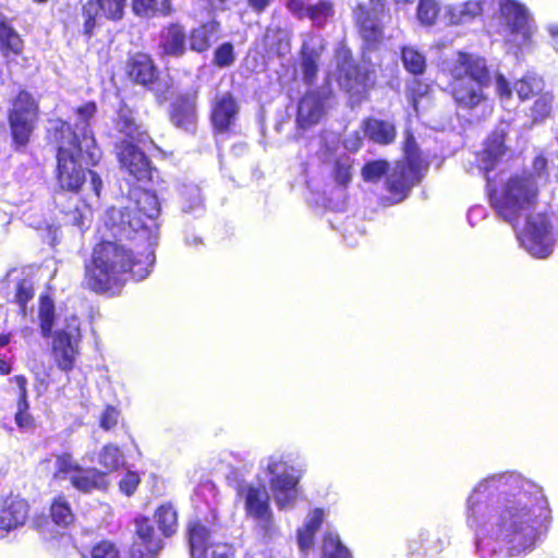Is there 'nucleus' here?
Listing matches in <instances>:
<instances>
[{
    "instance_id": "obj_33",
    "label": "nucleus",
    "mask_w": 558,
    "mask_h": 558,
    "mask_svg": "<svg viewBox=\"0 0 558 558\" xmlns=\"http://www.w3.org/2000/svg\"><path fill=\"white\" fill-rule=\"evenodd\" d=\"M155 521L165 536L177 532L178 514L172 505H161L155 512Z\"/></svg>"
},
{
    "instance_id": "obj_42",
    "label": "nucleus",
    "mask_w": 558,
    "mask_h": 558,
    "mask_svg": "<svg viewBox=\"0 0 558 558\" xmlns=\"http://www.w3.org/2000/svg\"><path fill=\"white\" fill-rule=\"evenodd\" d=\"M323 553L325 558H351L349 549L342 545L338 534L331 532L324 538Z\"/></svg>"
},
{
    "instance_id": "obj_49",
    "label": "nucleus",
    "mask_w": 558,
    "mask_h": 558,
    "mask_svg": "<svg viewBox=\"0 0 558 558\" xmlns=\"http://www.w3.org/2000/svg\"><path fill=\"white\" fill-rule=\"evenodd\" d=\"M235 56L230 43L220 45L214 52V63L219 68H227L234 63Z\"/></svg>"
},
{
    "instance_id": "obj_43",
    "label": "nucleus",
    "mask_w": 558,
    "mask_h": 558,
    "mask_svg": "<svg viewBox=\"0 0 558 558\" xmlns=\"http://www.w3.org/2000/svg\"><path fill=\"white\" fill-rule=\"evenodd\" d=\"M98 461L108 472H111L123 463V454L117 446L106 445L99 452Z\"/></svg>"
},
{
    "instance_id": "obj_2",
    "label": "nucleus",
    "mask_w": 558,
    "mask_h": 558,
    "mask_svg": "<svg viewBox=\"0 0 558 558\" xmlns=\"http://www.w3.org/2000/svg\"><path fill=\"white\" fill-rule=\"evenodd\" d=\"M96 112V105L87 102L76 109L75 129L69 123L58 120L52 125V137L58 144L57 155V181L60 189L69 192H77L87 181L94 195L99 197L102 181L92 171L85 170L81 163L95 165L100 158V150L89 129V120Z\"/></svg>"
},
{
    "instance_id": "obj_37",
    "label": "nucleus",
    "mask_w": 558,
    "mask_h": 558,
    "mask_svg": "<svg viewBox=\"0 0 558 558\" xmlns=\"http://www.w3.org/2000/svg\"><path fill=\"white\" fill-rule=\"evenodd\" d=\"M318 59L319 53L317 51L308 50L305 46H303L301 72L303 81L308 85H312L317 77Z\"/></svg>"
},
{
    "instance_id": "obj_38",
    "label": "nucleus",
    "mask_w": 558,
    "mask_h": 558,
    "mask_svg": "<svg viewBox=\"0 0 558 558\" xmlns=\"http://www.w3.org/2000/svg\"><path fill=\"white\" fill-rule=\"evenodd\" d=\"M401 57L407 71L414 75L424 73L426 59L418 50L413 47H404Z\"/></svg>"
},
{
    "instance_id": "obj_24",
    "label": "nucleus",
    "mask_w": 558,
    "mask_h": 558,
    "mask_svg": "<svg viewBox=\"0 0 558 558\" xmlns=\"http://www.w3.org/2000/svg\"><path fill=\"white\" fill-rule=\"evenodd\" d=\"M71 484L77 490L88 494L93 490H102L108 486L106 473L96 469H81L70 477Z\"/></svg>"
},
{
    "instance_id": "obj_3",
    "label": "nucleus",
    "mask_w": 558,
    "mask_h": 558,
    "mask_svg": "<svg viewBox=\"0 0 558 558\" xmlns=\"http://www.w3.org/2000/svg\"><path fill=\"white\" fill-rule=\"evenodd\" d=\"M142 257L133 255L124 245L106 241L94 248L92 264L86 266L85 283L95 292H109L119 289L126 279H145L155 263V254L149 246Z\"/></svg>"
},
{
    "instance_id": "obj_56",
    "label": "nucleus",
    "mask_w": 558,
    "mask_h": 558,
    "mask_svg": "<svg viewBox=\"0 0 558 558\" xmlns=\"http://www.w3.org/2000/svg\"><path fill=\"white\" fill-rule=\"evenodd\" d=\"M287 9L298 19L306 17L307 8L310 4H306L304 0H287Z\"/></svg>"
},
{
    "instance_id": "obj_30",
    "label": "nucleus",
    "mask_w": 558,
    "mask_h": 558,
    "mask_svg": "<svg viewBox=\"0 0 558 558\" xmlns=\"http://www.w3.org/2000/svg\"><path fill=\"white\" fill-rule=\"evenodd\" d=\"M339 83L349 92H360V88L365 84V76L362 75L359 69L351 62L344 61L339 69Z\"/></svg>"
},
{
    "instance_id": "obj_23",
    "label": "nucleus",
    "mask_w": 558,
    "mask_h": 558,
    "mask_svg": "<svg viewBox=\"0 0 558 558\" xmlns=\"http://www.w3.org/2000/svg\"><path fill=\"white\" fill-rule=\"evenodd\" d=\"M160 48L167 56L180 58L186 51V34L180 24H171L160 35Z\"/></svg>"
},
{
    "instance_id": "obj_16",
    "label": "nucleus",
    "mask_w": 558,
    "mask_h": 558,
    "mask_svg": "<svg viewBox=\"0 0 558 558\" xmlns=\"http://www.w3.org/2000/svg\"><path fill=\"white\" fill-rule=\"evenodd\" d=\"M29 506L25 499L8 496L0 499V538L25 524Z\"/></svg>"
},
{
    "instance_id": "obj_41",
    "label": "nucleus",
    "mask_w": 558,
    "mask_h": 558,
    "mask_svg": "<svg viewBox=\"0 0 558 558\" xmlns=\"http://www.w3.org/2000/svg\"><path fill=\"white\" fill-rule=\"evenodd\" d=\"M50 514L52 521L60 526H68L74 520L71 507L63 497H58L53 500L50 508Z\"/></svg>"
},
{
    "instance_id": "obj_64",
    "label": "nucleus",
    "mask_w": 558,
    "mask_h": 558,
    "mask_svg": "<svg viewBox=\"0 0 558 558\" xmlns=\"http://www.w3.org/2000/svg\"><path fill=\"white\" fill-rule=\"evenodd\" d=\"M272 0H247L250 8L256 13L265 11Z\"/></svg>"
},
{
    "instance_id": "obj_40",
    "label": "nucleus",
    "mask_w": 558,
    "mask_h": 558,
    "mask_svg": "<svg viewBox=\"0 0 558 558\" xmlns=\"http://www.w3.org/2000/svg\"><path fill=\"white\" fill-rule=\"evenodd\" d=\"M38 317H39V322H40V329H41L43 337H45V338L50 337L52 325H53V319H54V304H53V301L49 296L40 298Z\"/></svg>"
},
{
    "instance_id": "obj_55",
    "label": "nucleus",
    "mask_w": 558,
    "mask_h": 558,
    "mask_svg": "<svg viewBox=\"0 0 558 558\" xmlns=\"http://www.w3.org/2000/svg\"><path fill=\"white\" fill-rule=\"evenodd\" d=\"M28 402L25 401V407H21V401H17V413L15 414V422L21 428H29L33 425V417L27 412Z\"/></svg>"
},
{
    "instance_id": "obj_48",
    "label": "nucleus",
    "mask_w": 558,
    "mask_h": 558,
    "mask_svg": "<svg viewBox=\"0 0 558 558\" xmlns=\"http://www.w3.org/2000/svg\"><path fill=\"white\" fill-rule=\"evenodd\" d=\"M388 171V162L375 160L367 162L362 169V177L365 181L376 182Z\"/></svg>"
},
{
    "instance_id": "obj_26",
    "label": "nucleus",
    "mask_w": 558,
    "mask_h": 558,
    "mask_svg": "<svg viewBox=\"0 0 558 558\" xmlns=\"http://www.w3.org/2000/svg\"><path fill=\"white\" fill-rule=\"evenodd\" d=\"M220 24L216 21L207 22L190 34V48L196 52H204L209 49L211 43L218 38Z\"/></svg>"
},
{
    "instance_id": "obj_39",
    "label": "nucleus",
    "mask_w": 558,
    "mask_h": 558,
    "mask_svg": "<svg viewBox=\"0 0 558 558\" xmlns=\"http://www.w3.org/2000/svg\"><path fill=\"white\" fill-rule=\"evenodd\" d=\"M513 88L518 96L524 100L542 92L544 88V82L536 75H526L523 78L517 81Z\"/></svg>"
},
{
    "instance_id": "obj_25",
    "label": "nucleus",
    "mask_w": 558,
    "mask_h": 558,
    "mask_svg": "<svg viewBox=\"0 0 558 558\" xmlns=\"http://www.w3.org/2000/svg\"><path fill=\"white\" fill-rule=\"evenodd\" d=\"M128 74L134 82L148 87L157 77L154 63L146 54H137L129 62Z\"/></svg>"
},
{
    "instance_id": "obj_52",
    "label": "nucleus",
    "mask_w": 558,
    "mask_h": 558,
    "mask_svg": "<svg viewBox=\"0 0 558 558\" xmlns=\"http://www.w3.org/2000/svg\"><path fill=\"white\" fill-rule=\"evenodd\" d=\"M351 165L349 158L338 160L335 166V178L336 181L342 185H345L351 180Z\"/></svg>"
},
{
    "instance_id": "obj_11",
    "label": "nucleus",
    "mask_w": 558,
    "mask_h": 558,
    "mask_svg": "<svg viewBox=\"0 0 558 558\" xmlns=\"http://www.w3.org/2000/svg\"><path fill=\"white\" fill-rule=\"evenodd\" d=\"M81 338L80 322L75 316L68 319L65 326L54 332L52 355L61 371L69 372L73 369L80 353Z\"/></svg>"
},
{
    "instance_id": "obj_34",
    "label": "nucleus",
    "mask_w": 558,
    "mask_h": 558,
    "mask_svg": "<svg viewBox=\"0 0 558 558\" xmlns=\"http://www.w3.org/2000/svg\"><path fill=\"white\" fill-rule=\"evenodd\" d=\"M265 44L271 52L286 54L290 49L289 34L281 27H268L265 33Z\"/></svg>"
},
{
    "instance_id": "obj_20",
    "label": "nucleus",
    "mask_w": 558,
    "mask_h": 558,
    "mask_svg": "<svg viewBox=\"0 0 558 558\" xmlns=\"http://www.w3.org/2000/svg\"><path fill=\"white\" fill-rule=\"evenodd\" d=\"M196 98L194 92L181 95L172 102L170 120L177 128L187 132L194 130L197 121Z\"/></svg>"
},
{
    "instance_id": "obj_62",
    "label": "nucleus",
    "mask_w": 558,
    "mask_h": 558,
    "mask_svg": "<svg viewBox=\"0 0 558 558\" xmlns=\"http://www.w3.org/2000/svg\"><path fill=\"white\" fill-rule=\"evenodd\" d=\"M363 143V138L359 132L348 134L344 138L343 145L349 151H357Z\"/></svg>"
},
{
    "instance_id": "obj_31",
    "label": "nucleus",
    "mask_w": 558,
    "mask_h": 558,
    "mask_svg": "<svg viewBox=\"0 0 558 558\" xmlns=\"http://www.w3.org/2000/svg\"><path fill=\"white\" fill-rule=\"evenodd\" d=\"M23 41L20 35L4 21H0V49L4 56H17L22 52Z\"/></svg>"
},
{
    "instance_id": "obj_45",
    "label": "nucleus",
    "mask_w": 558,
    "mask_h": 558,
    "mask_svg": "<svg viewBox=\"0 0 558 558\" xmlns=\"http://www.w3.org/2000/svg\"><path fill=\"white\" fill-rule=\"evenodd\" d=\"M81 465L73 459L70 453H62L56 459V473L54 476L59 478L71 477L81 470Z\"/></svg>"
},
{
    "instance_id": "obj_61",
    "label": "nucleus",
    "mask_w": 558,
    "mask_h": 558,
    "mask_svg": "<svg viewBox=\"0 0 558 558\" xmlns=\"http://www.w3.org/2000/svg\"><path fill=\"white\" fill-rule=\"evenodd\" d=\"M16 388H17V401H21V407H25V401H27V380L24 376L22 375H17V376H14L12 379H11Z\"/></svg>"
},
{
    "instance_id": "obj_22",
    "label": "nucleus",
    "mask_w": 558,
    "mask_h": 558,
    "mask_svg": "<svg viewBox=\"0 0 558 558\" xmlns=\"http://www.w3.org/2000/svg\"><path fill=\"white\" fill-rule=\"evenodd\" d=\"M117 128L129 141H136L137 144H142L144 147L153 145L147 132L136 123L133 111L125 106L120 107L118 111Z\"/></svg>"
},
{
    "instance_id": "obj_47",
    "label": "nucleus",
    "mask_w": 558,
    "mask_h": 558,
    "mask_svg": "<svg viewBox=\"0 0 558 558\" xmlns=\"http://www.w3.org/2000/svg\"><path fill=\"white\" fill-rule=\"evenodd\" d=\"M333 13V5L330 1L322 0L316 4H310L307 8V15L310 20L314 22V24L320 25L323 24L327 17L331 16Z\"/></svg>"
},
{
    "instance_id": "obj_27",
    "label": "nucleus",
    "mask_w": 558,
    "mask_h": 558,
    "mask_svg": "<svg viewBox=\"0 0 558 558\" xmlns=\"http://www.w3.org/2000/svg\"><path fill=\"white\" fill-rule=\"evenodd\" d=\"M363 126L365 135L377 144L388 145L396 138L395 125L389 121L367 119Z\"/></svg>"
},
{
    "instance_id": "obj_29",
    "label": "nucleus",
    "mask_w": 558,
    "mask_h": 558,
    "mask_svg": "<svg viewBox=\"0 0 558 558\" xmlns=\"http://www.w3.org/2000/svg\"><path fill=\"white\" fill-rule=\"evenodd\" d=\"M132 9L136 15L145 17L169 15L172 11L171 0H132Z\"/></svg>"
},
{
    "instance_id": "obj_5",
    "label": "nucleus",
    "mask_w": 558,
    "mask_h": 558,
    "mask_svg": "<svg viewBox=\"0 0 558 558\" xmlns=\"http://www.w3.org/2000/svg\"><path fill=\"white\" fill-rule=\"evenodd\" d=\"M442 70L452 78V94L460 106L474 108L485 99L483 88L490 75L484 58L459 51L444 62Z\"/></svg>"
},
{
    "instance_id": "obj_19",
    "label": "nucleus",
    "mask_w": 558,
    "mask_h": 558,
    "mask_svg": "<svg viewBox=\"0 0 558 558\" xmlns=\"http://www.w3.org/2000/svg\"><path fill=\"white\" fill-rule=\"evenodd\" d=\"M238 113L239 106L230 93L216 95L211 105V122L217 131H227L234 124Z\"/></svg>"
},
{
    "instance_id": "obj_1",
    "label": "nucleus",
    "mask_w": 558,
    "mask_h": 558,
    "mask_svg": "<svg viewBox=\"0 0 558 558\" xmlns=\"http://www.w3.org/2000/svg\"><path fill=\"white\" fill-rule=\"evenodd\" d=\"M546 500L531 482L514 473L494 474L480 482L466 501V522L495 539L511 556L534 546L538 518Z\"/></svg>"
},
{
    "instance_id": "obj_4",
    "label": "nucleus",
    "mask_w": 558,
    "mask_h": 558,
    "mask_svg": "<svg viewBox=\"0 0 558 558\" xmlns=\"http://www.w3.org/2000/svg\"><path fill=\"white\" fill-rule=\"evenodd\" d=\"M160 214V204L157 196L145 190H134L129 204L123 208H110L106 214V226L113 236L130 238L131 234L141 233L153 246L157 235L156 219Z\"/></svg>"
},
{
    "instance_id": "obj_51",
    "label": "nucleus",
    "mask_w": 558,
    "mask_h": 558,
    "mask_svg": "<svg viewBox=\"0 0 558 558\" xmlns=\"http://www.w3.org/2000/svg\"><path fill=\"white\" fill-rule=\"evenodd\" d=\"M140 481L137 473L129 471L119 483L121 492L126 496L133 495L140 484Z\"/></svg>"
},
{
    "instance_id": "obj_7",
    "label": "nucleus",
    "mask_w": 558,
    "mask_h": 558,
    "mask_svg": "<svg viewBox=\"0 0 558 558\" xmlns=\"http://www.w3.org/2000/svg\"><path fill=\"white\" fill-rule=\"evenodd\" d=\"M424 160L418 154L415 140L408 135L404 143V158L388 173L386 185L396 203L403 201L411 187L421 180Z\"/></svg>"
},
{
    "instance_id": "obj_36",
    "label": "nucleus",
    "mask_w": 558,
    "mask_h": 558,
    "mask_svg": "<svg viewBox=\"0 0 558 558\" xmlns=\"http://www.w3.org/2000/svg\"><path fill=\"white\" fill-rule=\"evenodd\" d=\"M505 153V130L500 129L499 131L492 134L490 137H488L486 147L484 149V160H487L489 163H487L485 167L486 169H490L493 167V163L504 155Z\"/></svg>"
},
{
    "instance_id": "obj_15",
    "label": "nucleus",
    "mask_w": 558,
    "mask_h": 558,
    "mask_svg": "<svg viewBox=\"0 0 558 558\" xmlns=\"http://www.w3.org/2000/svg\"><path fill=\"white\" fill-rule=\"evenodd\" d=\"M330 94L329 88L325 87L308 92L300 99L296 122L301 128H310L322 120L326 113Z\"/></svg>"
},
{
    "instance_id": "obj_58",
    "label": "nucleus",
    "mask_w": 558,
    "mask_h": 558,
    "mask_svg": "<svg viewBox=\"0 0 558 558\" xmlns=\"http://www.w3.org/2000/svg\"><path fill=\"white\" fill-rule=\"evenodd\" d=\"M495 85L496 92L501 99H509L511 97L512 89L502 74L496 75Z\"/></svg>"
},
{
    "instance_id": "obj_32",
    "label": "nucleus",
    "mask_w": 558,
    "mask_h": 558,
    "mask_svg": "<svg viewBox=\"0 0 558 558\" xmlns=\"http://www.w3.org/2000/svg\"><path fill=\"white\" fill-rule=\"evenodd\" d=\"M482 5L478 1H468L448 9L449 20L452 24H463L473 20L482 13Z\"/></svg>"
},
{
    "instance_id": "obj_8",
    "label": "nucleus",
    "mask_w": 558,
    "mask_h": 558,
    "mask_svg": "<svg viewBox=\"0 0 558 558\" xmlns=\"http://www.w3.org/2000/svg\"><path fill=\"white\" fill-rule=\"evenodd\" d=\"M135 527V538L130 549L131 558H156L162 548V542L156 535L148 519H136ZM90 558H120V556L114 544L101 542L93 547Z\"/></svg>"
},
{
    "instance_id": "obj_35",
    "label": "nucleus",
    "mask_w": 558,
    "mask_h": 558,
    "mask_svg": "<svg viewBox=\"0 0 558 558\" xmlns=\"http://www.w3.org/2000/svg\"><path fill=\"white\" fill-rule=\"evenodd\" d=\"M554 96L549 93L542 94L530 109V118L532 122L526 125L530 130L536 124L543 123L550 114Z\"/></svg>"
},
{
    "instance_id": "obj_28",
    "label": "nucleus",
    "mask_w": 558,
    "mask_h": 558,
    "mask_svg": "<svg viewBox=\"0 0 558 558\" xmlns=\"http://www.w3.org/2000/svg\"><path fill=\"white\" fill-rule=\"evenodd\" d=\"M20 114L19 108L11 111L9 121L14 143L23 147L29 142L37 118H23Z\"/></svg>"
},
{
    "instance_id": "obj_13",
    "label": "nucleus",
    "mask_w": 558,
    "mask_h": 558,
    "mask_svg": "<svg viewBox=\"0 0 558 558\" xmlns=\"http://www.w3.org/2000/svg\"><path fill=\"white\" fill-rule=\"evenodd\" d=\"M500 14L510 33L521 38L519 45L527 46L536 29L527 9L514 0H501Z\"/></svg>"
},
{
    "instance_id": "obj_9",
    "label": "nucleus",
    "mask_w": 558,
    "mask_h": 558,
    "mask_svg": "<svg viewBox=\"0 0 558 558\" xmlns=\"http://www.w3.org/2000/svg\"><path fill=\"white\" fill-rule=\"evenodd\" d=\"M265 470L271 475L270 488L278 508L282 510L293 508L299 494L300 474H296L295 469L281 457L276 456L267 459Z\"/></svg>"
},
{
    "instance_id": "obj_6",
    "label": "nucleus",
    "mask_w": 558,
    "mask_h": 558,
    "mask_svg": "<svg viewBox=\"0 0 558 558\" xmlns=\"http://www.w3.org/2000/svg\"><path fill=\"white\" fill-rule=\"evenodd\" d=\"M538 187L531 174L511 177L493 196L498 215L513 225L537 199Z\"/></svg>"
},
{
    "instance_id": "obj_50",
    "label": "nucleus",
    "mask_w": 558,
    "mask_h": 558,
    "mask_svg": "<svg viewBox=\"0 0 558 558\" xmlns=\"http://www.w3.org/2000/svg\"><path fill=\"white\" fill-rule=\"evenodd\" d=\"M181 194L183 197L187 198V202H190V204L187 206H185V205L183 206L184 211H191L194 208L201 206L202 196H201V191H199L198 186H196V185L185 186L183 189V191L181 192Z\"/></svg>"
},
{
    "instance_id": "obj_63",
    "label": "nucleus",
    "mask_w": 558,
    "mask_h": 558,
    "mask_svg": "<svg viewBox=\"0 0 558 558\" xmlns=\"http://www.w3.org/2000/svg\"><path fill=\"white\" fill-rule=\"evenodd\" d=\"M533 172L538 178H542L546 174L547 169V159L543 155H538L535 157L533 161Z\"/></svg>"
},
{
    "instance_id": "obj_57",
    "label": "nucleus",
    "mask_w": 558,
    "mask_h": 558,
    "mask_svg": "<svg viewBox=\"0 0 558 558\" xmlns=\"http://www.w3.org/2000/svg\"><path fill=\"white\" fill-rule=\"evenodd\" d=\"M409 92L411 95L412 105H413L414 109L416 110L418 97L427 94L428 85L423 84L422 82H420L417 80H414L409 87Z\"/></svg>"
},
{
    "instance_id": "obj_18",
    "label": "nucleus",
    "mask_w": 558,
    "mask_h": 558,
    "mask_svg": "<svg viewBox=\"0 0 558 558\" xmlns=\"http://www.w3.org/2000/svg\"><path fill=\"white\" fill-rule=\"evenodd\" d=\"M126 0H90L83 8L85 33L90 34L97 19L120 20L123 16Z\"/></svg>"
},
{
    "instance_id": "obj_14",
    "label": "nucleus",
    "mask_w": 558,
    "mask_h": 558,
    "mask_svg": "<svg viewBox=\"0 0 558 558\" xmlns=\"http://www.w3.org/2000/svg\"><path fill=\"white\" fill-rule=\"evenodd\" d=\"M239 496L244 499L246 512L264 529L266 534L271 532V512L269 496L265 487L244 484L239 487Z\"/></svg>"
},
{
    "instance_id": "obj_21",
    "label": "nucleus",
    "mask_w": 558,
    "mask_h": 558,
    "mask_svg": "<svg viewBox=\"0 0 558 558\" xmlns=\"http://www.w3.org/2000/svg\"><path fill=\"white\" fill-rule=\"evenodd\" d=\"M380 14V11L376 9L367 10L363 5H359L355 11L360 34L369 45L378 43L383 37Z\"/></svg>"
},
{
    "instance_id": "obj_10",
    "label": "nucleus",
    "mask_w": 558,
    "mask_h": 558,
    "mask_svg": "<svg viewBox=\"0 0 558 558\" xmlns=\"http://www.w3.org/2000/svg\"><path fill=\"white\" fill-rule=\"evenodd\" d=\"M187 537L191 558H234L233 547L216 539V530L201 521L190 522Z\"/></svg>"
},
{
    "instance_id": "obj_46",
    "label": "nucleus",
    "mask_w": 558,
    "mask_h": 558,
    "mask_svg": "<svg viewBox=\"0 0 558 558\" xmlns=\"http://www.w3.org/2000/svg\"><path fill=\"white\" fill-rule=\"evenodd\" d=\"M439 13V4L436 0H420L417 5V19L424 25H433Z\"/></svg>"
},
{
    "instance_id": "obj_59",
    "label": "nucleus",
    "mask_w": 558,
    "mask_h": 558,
    "mask_svg": "<svg viewBox=\"0 0 558 558\" xmlns=\"http://www.w3.org/2000/svg\"><path fill=\"white\" fill-rule=\"evenodd\" d=\"M324 518V512L322 509H315L306 519L304 526L308 531H316L319 529Z\"/></svg>"
},
{
    "instance_id": "obj_53",
    "label": "nucleus",
    "mask_w": 558,
    "mask_h": 558,
    "mask_svg": "<svg viewBox=\"0 0 558 558\" xmlns=\"http://www.w3.org/2000/svg\"><path fill=\"white\" fill-rule=\"evenodd\" d=\"M118 420L119 411L116 408L108 405L100 415L99 424L101 428L109 430L117 425Z\"/></svg>"
},
{
    "instance_id": "obj_12",
    "label": "nucleus",
    "mask_w": 558,
    "mask_h": 558,
    "mask_svg": "<svg viewBox=\"0 0 558 558\" xmlns=\"http://www.w3.org/2000/svg\"><path fill=\"white\" fill-rule=\"evenodd\" d=\"M518 240L529 254L537 258H546L553 251L546 217L539 214L529 216L524 228L518 232Z\"/></svg>"
},
{
    "instance_id": "obj_54",
    "label": "nucleus",
    "mask_w": 558,
    "mask_h": 558,
    "mask_svg": "<svg viewBox=\"0 0 558 558\" xmlns=\"http://www.w3.org/2000/svg\"><path fill=\"white\" fill-rule=\"evenodd\" d=\"M33 286L28 280L19 282L15 299L21 306H24L33 298Z\"/></svg>"
},
{
    "instance_id": "obj_17",
    "label": "nucleus",
    "mask_w": 558,
    "mask_h": 558,
    "mask_svg": "<svg viewBox=\"0 0 558 558\" xmlns=\"http://www.w3.org/2000/svg\"><path fill=\"white\" fill-rule=\"evenodd\" d=\"M142 144L136 141H123L119 146L118 157L121 167L125 169L135 180H143L149 175L150 165L147 160Z\"/></svg>"
},
{
    "instance_id": "obj_60",
    "label": "nucleus",
    "mask_w": 558,
    "mask_h": 558,
    "mask_svg": "<svg viewBox=\"0 0 558 558\" xmlns=\"http://www.w3.org/2000/svg\"><path fill=\"white\" fill-rule=\"evenodd\" d=\"M315 532L308 531L305 527L299 530L298 542L302 551L308 550L313 546Z\"/></svg>"
},
{
    "instance_id": "obj_44",
    "label": "nucleus",
    "mask_w": 558,
    "mask_h": 558,
    "mask_svg": "<svg viewBox=\"0 0 558 558\" xmlns=\"http://www.w3.org/2000/svg\"><path fill=\"white\" fill-rule=\"evenodd\" d=\"M20 109V116L23 118H37L38 107L32 95L27 92H21L13 102L11 111Z\"/></svg>"
}]
</instances>
